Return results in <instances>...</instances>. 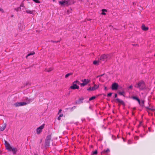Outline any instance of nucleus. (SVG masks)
<instances>
[{
    "label": "nucleus",
    "mask_w": 155,
    "mask_h": 155,
    "mask_svg": "<svg viewBox=\"0 0 155 155\" xmlns=\"http://www.w3.org/2000/svg\"><path fill=\"white\" fill-rule=\"evenodd\" d=\"M135 87L138 88L140 90H143L146 88V86L143 81H141L138 82L135 85Z\"/></svg>",
    "instance_id": "nucleus-1"
},
{
    "label": "nucleus",
    "mask_w": 155,
    "mask_h": 155,
    "mask_svg": "<svg viewBox=\"0 0 155 155\" xmlns=\"http://www.w3.org/2000/svg\"><path fill=\"white\" fill-rule=\"evenodd\" d=\"M109 57L108 54H104L102 55L99 58V60L101 62L102 61H106Z\"/></svg>",
    "instance_id": "nucleus-2"
},
{
    "label": "nucleus",
    "mask_w": 155,
    "mask_h": 155,
    "mask_svg": "<svg viewBox=\"0 0 155 155\" xmlns=\"http://www.w3.org/2000/svg\"><path fill=\"white\" fill-rule=\"evenodd\" d=\"M59 4L62 6H65V5H68V2L66 0H62L59 1L58 2Z\"/></svg>",
    "instance_id": "nucleus-3"
},
{
    "label": "nucleus",
    "mask_w": 155,
    "mask_h": 155,
    "mask_svg": "<svg viewBox=\"0 0 155 155\" xmlns=\"http://www.w3.org/2000/svg\"><path fill=\"white\" fill-rule=\"evenodd\" d=\"M82 81L83 83H81L80 84L81 86L83 87L87 85L88 83H89L90 81L88 79H85L83 80H82Z\"/></svg>",
    "instance_id": "nucleus-4"
},
{
    "label": "nucleus",
    "mask_w": 155,
    "mask_h": 155,
    "mask_svg": "<svg viewBox=\"0 0 155 155\" xmlns=\"http://www.w3.org/2000/svg\"><path fill=\"white\" fill-rule=\"evenodd\" d=\"M51 139V136L50 135L48 136L45 141V144L46 146H49L50 145Z\"/></svg>",
    "instance_id": "nucleus-5"
},
{
    "label": "nucleus",
    "mask_w": 155,
    "mask_h": 155,
    "mask_svg": "<svg viewBox=\"0 0 155 155\" xmlns=\"http://www.w3.org/2000/svg\"><path fill=\"white\" fill-rule=\"evenodd\" d=\"M45 124H42L41 126L37 128L36 129L37 133L38 134H40L42 131V130L44 128L45 126Z\"/></svg>",
    "instance_id": "nucleus-6"
},
{
    "label": "nucleus",
    "mask_w": 155,
    "mask_h": 155,
    "mask_svg": "<svg viewBox=\"0 0 155 155\" xmlns=\"http://www.w3.org/2000/svg\"><path fill=\"white\" fill-rule=\"evenodd\" d=\"M75 83H79V82L78 81H74L73 83V84L72 86H71L70 87V88L71 89H78L79 88V87L76 85Z\"/></svg>",
    "instance_id": "nucleus-7"
},
{
    "label": "nucleus",
    "mask_w": 155,
    "mask_h": 155,
    "mask_svg": "<svg viewBox=\"0 0 155 155\" xmlns=\"http://www.w3.org/2000/svg\"><path fill=\"white\" fill-rule=\"evenodd\" d=\"M27 104L25 102H17L14 104L15 105L16 107L22 106L26 105Z\"/></svg>",
    "instance_id": "nucleus-8"
},
{
    "label": "nucleus",
    "mask_w": 155,
    "mask_h": 155,
    "mask_svg": "<svg viewBox=\"0 0 155 155\" xmlns=\"http://www.w3.org/2000/svg\"><path fill=\"white\" fill-rule=\"evenodd\" d=\"M18 151V149L16 148L10 146V152H12L14 155H15Z\"/></svg>",
    "instance_id": "nucleus-9"
},
{
    "label": "nucleus",
    "mask_w": 155,
    "mask_h": 155,
    "mask_svg": "<svg viewBox=\"0 0 155 155\" xmlns=\"http://www.w3.org/2000/svg\"><path fill=\"white\" fill-rule=\"evenodd\" d=\"M99 86L96 84H94V86L91 87H90L88 89H87V90L88 91H93L96 90L97 88H98Z\"/></svg>",
    "instance_id": "nucleus-10"
},
{
    "label": "nucleus",
    "mask_w": 155,
    "mask_h": 155,
    "mask_svg": "<svg viewBox=\"0 0 155 155\" xmlns=\"http://www.w3.org/2000/svg\"><path fill=\"white\" fill-rule=\"evenodd\" d=\"M118 87V84L116 83H114L112 84V90H116L117 89Z\"/></svg>",
    "instance_id": "nucleus-11"
},
{
    "label": "nucleus",
    "mask_w": 155,
    "mask_h": 155,
    "mask_svg": "<svg viewBox=\"0 0 155 155\" xmlns=\"http://www.w3.org/2000/svg\"><path fill=\"white\" fill-rule=\"evenodd\" d=\"M5 144L6 149L8 150V151H10V145L9 143L6 140H5Z\"/></svg>",
    "instance_id": "nucleus-12"
},
{
    "label": "nucleus",
    "mask_w": 155,
    "mask_h": 155,
    "mask_svg": "<svg viewBox=\"0 0 155 155\" xmlns=\"http://www.w3.org/2000/svg\"><path fill=\"white\" fill-rule=\"evenodd\" d=\"M24 100L26 101L25 102L27 103V104L29 103L30 102L32 101V100L31 99H30L27 97H25L24 98Z\"/></svg>",
    "instance_id": "nucleus-13"
},
{
    "label": "nucleus",
    "mask_w": 155,
    "mask_h": 155,
    "mask_svg": "<svg viewBox=\"0 0 155 155\" xmlns=\"http://www.w3.org/2000/svg\"><path fill=\"white\" fill-rule=\"evenodd\" d=\"M115 101H117V102L118 103H119L120 104H121L122 105L124 104V101L122 100L119 98H117V99H116L115 100Z\"/></svg>",
    "instance_id": "nucleus-14"
},
{
    "label": "nucleus",
    "mask_w": 155,
    "mask_h": 155,
    "mask_svg": "<svg viewBox=\"0 0 155 155\" xmlns=\"http://www.w3.org/2000/svg\"><path fill=\"white\" fill-rule=\"evenodd\" d=\"M142 29L144 31H147L149 29L148 27H146L144 25H143L141 26Z\"/></svg>",
    "instance_id": "nucleus-15"
},
{
    "label": "nucleus",
    "mask_w": 155,
    "mask_h": 155,
    "mask_svg": "<svg viewBox=\"0 0 155 155\" xmlns=\"http://www.w3.org/2000/svg\"><path fill=\"white\" fill-rule=\"evenodd\" d=\"M6 127V124H4L3 125L0 127V130L1 131H3L5 130Z\"/></svg>",
    "instance_id": "nucleus-16"
},
{
    "label": "nucleus",
    "mask_w": 155,
    "mask_h": 155,
    "mask_svg": "<svg viewBox=\"0 0 155 155\" xmlns=\"http://www.w3.org/2000/svg\"><path fill=\"white\" fill-rule=\"evenodd\" d=\"M99 62H101L100 61L99 59L98 61H94L93 62V64L94 65L98 64L99 63Z\"/></svg>",
    "instance_id": "nucleus-17"
},
{
    "label": "nucleus",
    "mask_w": 155,
    "mask_h": 155,
    "mask_svg": "<svg viewBox=\"0 0 155 155\" xmlns=\"http://www.w3.org/2000/svg\"><path fill=\"white\" fill-rule=\"evenodd\" d=\"M35 54L34 52H32V53L28 54L26 56V58H27L28 57L31 55H33Z\"/></svg>",
    "instance_id": "nucleus-18"
},
{
    "label": "nucleus",
    "mask_w": 155,
    "mask_h": 155,
    "mask_svg": "<svg viewBox=\"0 0 155 155\" xmlns=\"http://www.w3.org/2000/svg\"><path fill=\"white\" fill-rule=\"evenodd\" d=\"M33 11H31L29 10H27L26 11V13L30 14H32L33 13Z\"/></svg>",
    "instance_id": "nucleus-19"
},
{
    "label": "nucleus",
    "mask_w": 155,
    "mask_h": 155,
    "mask_svg": "<svg viewBox=\"0 0 155 155\" xmlns=\"http://www.w3.org/2000/svg\"><path fill=\"white\" fill-rule=\"evenodd\" d=\"M118 93L119 94L124 96L125 92L124 91L119 92Z\"/></svg>",
    "instance_id": "nucleus-20"
},
{
    "label": "nucleus",
    "mask_w": 155,
    "mask_h": 155,
    "mask_svg": "<svg viewBox=\"0 0 155 155\" xmlns=\"http://www.w3.org/2000/svg\"><path fill=\"white\" fill-rule=\"evenodd\" d=\"M53 68H48L46 71L48 72H50L52 70H53Z\"/></svg>",
    "instance_id": "nucleus-21"
},
{
    "label": "nucleus",
    "mask_w": 155,
    "mask_h": 155,
    "mask_svg": "<svg viewBox=\"0 0 155 155\" xmlns=\"http://www.w3.org/2000/svg\"><path fill=\"white\" fill-rule=\"evenodd\" d=\"M72 73H68V74H66L65 76V78H67L69 76L71 75L72 74Z\"/></svg>",
    "instance_id": "nucleus-22"
},
{
    "label": "nucleus",
    "mask_w": 155,
    "mask_h": 155,
    "mask_svg": "<svg viewBox=\"0 0 155 155\" xmlns=\"http://www.w3.org/2000/svg\"><path fill=\"white\" fill-rule=\"evenodd\" d=\"M110 152V150L109 149H107L106 150H104V151L103 152V153H107Z\"/></svg>",
    "instance_id": "nucleus-23"
},
{
    "label": "nucleus",
    "mask_w": 155,
    "mask_h": 155,
    "mask_svg": "<svg viewBox=\"0 0 155 155\" xmlns=\"http://www.w3.org/2000/svg\"><path fill=\"white\" fill-rule=\"evenodd\" d=\"M132 98L133 99L136 100L137 101L139 99L136 96H133L132 97Z\"/></svg>",
    "instance_id": "nucleus-24"
},
{
    "label": "nucleus",
    "mask_w": 155,
    "mask_h": 155,
    "mask_svg": "<svg viewBox=\"0 0 155 155\" xmlns=\"http://www.w3.org/2000/svg\"><path fill=\"white\" fill-rule=\"evenodd\" d=\"M97 153V150H95L94 151L92 152V154L96 155Z\"/></svg>",
    "instance_id": "nucleus-25"
},
{
    "label": "nucleus",
    "mask_w": 155,
    "mask_h": 155,
    "mask_svg": "<svg viewBox=\"0 0 155 155\" xmlns=\"http://www.w3.org/2000/svg\"><path fill=\"white\" fill-rule=\"evenodd\" d=\"M95 96H93L92 97H91L90 98H89V100L90 101H91L92 100H93L94 99H95Z\"/></svg>",
    "instance_id": "nucleus-26"
},
{
    "label": "nucleus",
    "mask_w": 155,
    "mask_h": 155,
    "mask_svg": "<svg viewBox=\"0 0 155 155\" xmlns=\"http://www.w3.org/2000/svg\"><path fill=\"white\" fill-rule=\"evenodd\" d=\"M142 106H144V101H142L141 102V104H140Z\"/></svg>",
    "instance_id": "nucleus-27"
},
{
    "label": "nucleus",
    "mask_w": 155,
    "mask_h": 155,
    "mask_svg": "<svg viewBox=\"0 0 155 155\" xmlns=\"http://www.w3.org/2000/svg\"><path fill=\"white\" fill-rule=\"evenodd\" d=\"M134 138L135 140H137L139 139V137L137 136H135L134 137Z\"/></svg>",
    "instance_id": "nucleus-28"
},
{
    "label": "nucleus",
    "mask_w": 155,
    "mask_h": 155,
    "mask_svg": "<svg viewBox=\"0 0 155 155\" xmlns=\"http://www.w3.org/2000/svg\"><path fill=\"white\" fill-rule=\"evenodd\" d=\"M112 94V93H109L107 94V96L108 97H110L111 96V95Z\"/></svg>",
    "instance_id": "nucleus-29"
},
{
    "label": "nucleus",
    "mask_w": 155,
    "mask_h": 155,
    "mask_svg": "<svg viewBox=\"0 0 155 155\" xmlns=\"http://www.w3.org/2000/svg\"><path fill=\"white\" fill-rule=\"evenodd\" d=\"M133 87V86L132 85H130L129 87V89H132Z\"/></svg>",
    "instance_id": "nucleus-30"
},
{
    "label": "nucleus",
    "mask_w": 155,
    "mask_h": 155,
    "mask_svg": "<svg viewBox=\"0 0 155 155\" xmlns=\"http://www.w3.org/2000/svg\"><path fill=\"white\" fill-rule=\"evenodd\" d=\"M137 101L140 104H141V102L139 99Z\"/></svg>",
    "instance_id": "nucleus-31"
},
{
    "label": "nucleus",
    "mask_w": 155,
    "mask_h": 155,
    "mask_svg": "<svg viewBox=\"0 0 155 155\" xmlns=\"http://www.w3.org/2000/svg\"><path fill=\"white\" fill-rule=\"evenodd\" d=\"M102 11L103 12H105H105L107 11V10L106 9H102Z\"/></svg>",
    "instance_id": "nucleus-32"
},
{
    "label": "nucleus",
    "mask_w": 155,
    "mask_h": 155,
    "mask_svg": "<svg viewBox=\"0 0 155 155\" xmlns=\"http://www.w3.org/2000/svg\"><path fill=\"white\" fill-rule=\"evenodd\" d=\"M61 111H62V110H61V109L60 110H59V111H58V114H59L60 113H61Z\"/></svg>",
    "instance_id": "nucleus-33"
},
{
    "label": "nucleus",
    "mask_w": 155,
    "mask_h": 155,
    "mask_svg": "<svg viewBox=\"0 0 155 155\" xmlns=\"http://www.w3.org/2000/svg\"><path fill=\"white\" fill-rule=\"evenodd\" d=\"M63 114H60L59 116L60 117H63Z\"/></svg>",
    "instance_id": "nucleus-34"
},
{
    "label": "nucleus",
    "mask_w": 155,
    "mask_h": 155,
    "mask_svg": "<svg viewBox=\"0 0 155 155\" xmlns=\"http://www.w3.org/2000/svg\"><path fill=\"white\" fill-rule=\"evenodd\" d=\"M26 85H27L29 84L30 85V83L29 82H27L25 84Z\"/></svg>",
    "instance_id": "nucleus-35"
},
{
    "label": "nucleus",
    "mask_w": 155,
    "mask_h": 155,
    "mask_svg": "<svg viewBox=\"0 0 155 155\" xmlns=\"http://www.w3.org/2000/svg\"><path fill=\"white\" fill-rule=\"evenodd\" d=\"M101 14H102V15H106V13H104V12H103Z\"/></svg>",
    "instance_id": "nucleus-36"
},
{
    "label": "nucleus",
    "mask_w": 155,
    "mask_h": 155,
    "mask_svg": "<svg viewBox=\"0 0 155 155\" xmlns=\"http://www.w3.org/2000/svg\"><path fill=\"white\" fill-rule=\"evenodd\" d=\"M58 120H61V117L59 116L58 118Z\"/></svg>",
    "instance_id": "nucleus-37"
},
{
    "label": "nucleus",
    "mask_w": 155,
    "mask_h": 155,
    "mask_svg": "<svg viewBox=\"0 0 155 155\" xmlns=\"http://www.w3.org/2000/svg\"><path fill=\"white\" fill-rule=\"evenodd\" d=\"M0 11H2V12H3V10L2 9L0 8Z\"/></svg>",
    "instance_id": "nucleus-38"
},
{
    "label": "nucleus",
    "mask_w": 155,
    "mask_h": 155,
    "mask_svg": "<svg viewBox=\"0 0 155 155\" xmlns=\"http://www.w3.org/2000/svg\"><path fill=\"white\" fill-rule=\"evenodd\" d=\"M20 6L21 7H23L24 6V5L23 4H22L21 5H20Z\"/></svg>",
    "instance_id": "nucleus-39"
},
{
    "label": "nucleus",
    "mask_w": 155,
    "mask_h": 155,
    "mask_svg": "<svg viewBox=\"0 0 155 155\" xmlns=\"http://www.w3.org/2000/svg\"><path fill=\"white\" fill-rule=\"evenodd\" d=\"M117 97V94H115V97Z\"/></svg>",
    "instance_id": "nucleus-40"
},
{
    "label": "nucleus",
    "mask_w": 155,
    "mask_h": 155,
    "mask_svg": "<svg viewBox=\"0 0 155 155\" xmlns=\"http://www.w3.org/2000/svg\"><path fill=\"white\" fill-rule=\"evenodd\" d=\"M107 89V87H104V89H105V90H106Z\"/></svg>",
    "instance_id": "nucleus-41"
},
{
    "label": "nucleus",
    "mask_w": 155,
    "mask_h": 155,
    "mask_svg": "<svg viewBox=\"0 0 155 155\" xmlns=\"http://www.w3.org/2000/svg\"><path fill=\"white\" fill-rule=\"evenodd\" d=\"M103 75V74H102V75H101L98 76H97V77H100V76H102Z\"/></svg>",
    "instance_id": "nucleus-42"
},
{
    "label": "nucleus",
    "mask_w": 155,
    "mask_h": 155,
    "mask_svg": "<svg viewBox=\"0 0 155 155\" xmlns=\"http://www.w3.org/2000/svg\"><path fill=\"white\" fill-rule=\"evenodd\" d=\"M146 108H147V109H149V110H150V108H148V107H146Z\"/></svg>",
    "instance_id": "nucleus-43"
},
{
    "label": "nucleus",
    "mask_w": 155,
    "mask_h": 155,
    "mask_svg": "<svg viewBox=\"0 0 155 155\" xmlns=\"http://www.w3.org/2000/svg\"><path fill=\"white\" fill-rule=\"evenodd\" d=\"M35 155H38L37 154H35Z\"/></svg>",
    "instance_id": "nucleus-44"
},
{
    "label": "nucleus",
    "mask_w": 155,
    "mask_h": 155,
    "mask_svg": "<svg viewBox=\"0 0 155 155\" xmlns=\"http://www.w3.org/2000/svg\"><path fill=\"white\" fill-rule=\"evenodd\" d=\"M135 109H136V108H134V110H135Z\"/></svg>",
    "instance_id": "nucleus-45"
},
{
    "label": "nucleus",
    "mask_w": 155,
    "mask_h": 155,
    "mask_svg": "<svg viewBox=\"0 0 155 155\" xmlns=\"http://www.w3.org/2000/svg\"><path fill=\"white\" fill-rule=\"evenodd\" d=\"M13 15L12 16V17H13Z\"/></svg>",
    "instance_id": "nucleus-46"
},
{
    "label": "nucleus",
    "mask_w": 155,
    "mask_h": 155,
    "mask_svg": "<svg viewBox=\"0 0 155 155\" xmlns=\"http://www.w3.org/2000/svg\"><path fill=\"white\" fill-rule=\"evenodd\" d=\"M154 56H155V54H154Z\"/></svg>",
    "instance_id": "nucleus-47"
}]
</instances>
